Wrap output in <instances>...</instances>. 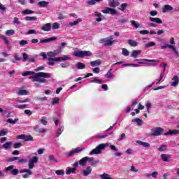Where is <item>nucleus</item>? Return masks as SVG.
I'll use <instances>...</instances> for the list:
<instances>
[{
	"label": "nucleus",
	"instance_id": "obj_35",
	"mask_svg": "<svg viewBox=\"0 0 179 179\" xmlns=\"http://www.w3.org/2000/svg\"><path fill=\"white\" fill-rule=\"evenodd\" d=\"M91 83H98L99 85H101V83H103V80H99L98 78H94L91 80Z\"/></svg>",
	"mask_w": 179,
	"mask_h": 179
},
{
	"label": "nucleus",
	"instance_id": "obj_58",
	"mask_svg": "<svg viewBox=\"0 0 179 179\" xmlns=\"http://www.w3.org/2000/svg\"><path fill=\"white\" fill-rule=\"evenodd\" d=\"M10 174H12V176H17V174H19V169H13L10 171Z\"/></svg>",
	"mask_w": 179,
	"mask_h": 179
},
{
	"label": "nucleus",
	"instance_id": "obj_26",
	"mask_svg": "<svg viewBox=\"0 0 179 179\" xmlns=\"http://www.w3.org/2000/svg\"><path fill=\"white\" fill-rule=\"evenodd\" d=\"M127 43L129 45H131V47H136L138 45V42L132 39H129Z\"/></svg>",
	"mask_w": 179,
	"mask_h": 179
},
{
	"label": "nucleus",
	"instance_id": "obj_43",
	"mask_svg": "<svg viewBox=\"0 0 179 179\" xmlns=\"http://www.w3.org/2000/svg\"><path fill=\"white\" fill-rule=\"evenodd\" d=\"M55 173L57 176H64L65 175V171H64V169L57 170V171H55Z\"/></svg>",
	"mask_w": 179,
	"mask_h": 179
},
{
	"label": "nucleus",
	"instance_id": "obj_2",
	"mask_svg": "<svg viewBox=\"0 0 179 179\" xmlns=\"http://www.w3.org/2000/svg\"><path fill=\"white\" fill-rule=\"evenodd\" d=\"M170 44L169 43H164L162 46H161L162 50H166L167 48H169V50H172L173 52L176 55V57H179V52L178 50L174 46V44H176V41H174V38H171L169 41Z\"/></svg>",
	"mask_w": 179,
	"mask_h": 179
},
{
	"label": "nucleus",
	"instance_id": "obj_56",
	"mask_svg": "<svg viewBox=\"0 0 179 179\" xmlns=\"http://www.w3.org/2000/svg\"><path fill=\"white\" fill-rule=\"evenodd\" d=\"M59 98L55 97L52 99V104L54 106L55 104H59Z\"/></svg>",
	"mask_w": 179,
	"mask_h": 179
},
{
	"label": "nucleus",
	"instance_id": "obj_31",
	"mask_svg": "<svg viewBox=\"0 0 179 179\" xmlns=\"http://www.w3.org/2000/svg\"><path fill=\"white\" fill-rule=\"evenodd\" d=\"M24 19L27 22H36V20H37V17L27 16Z\"/></svg>",
	"mask_w": 179,
	"mask_h": 179
},
{
	"label": "nucleus",
	"instance_id": "obj_7",
	"mask_svg": "<svg viewBox=\"0 0 179 179\" xmlns=\"http://www.w3.org/2000/svg\"><path fill=\"white\" fill-rule=\"evenodd\" d=\"M83 149L80 148H77L75 149H73L69 152H65L64 155L67 157H72V156L76 153H80V152H83Z\"/></svg>",
	"mask_w": 179,
	"mask_h": 179
},
{
	"label": "nucleus",
	"instance_id": "obj_60",
	"mask_svg": "<svg viewBox=\"0 0 179 179\" xmlns=\"http://www.w3.org/2000/svg\"><path fill=\"white\" fill-rule=\"evenodd\" d=\"M29 161L32 163H38V157H33Z\"/></svg>",
	"mask_w": 179,
	"mask_h": 179
},
{
	"label": "nucleus",
	"instance_id": "obj_6",
	"mask_svg": "<svg viewBox=\"0 0 179 179\" xmlns=\"http://www.w3.org/2000/svg\"><path fill=\"white\" fill-rule=\"evenodd\" d=\"M17 162V163L19 164H24V163H27V159H20L19 157H13L11 158H9L8 159H7V162H8V163H10L12 162Z\"/></svg>",
	"mask_w": 179,
	"mask_h": 179
},
{
	"label": "nucleus",
	"instance_id": "obj_62",
	"mask_svg": "<svg viewBox=\"0 0 179 179\" xmlns=\"http://www.w3.org/2000/svg\"><path fill=\"white\" fill-rule=\"evenodd\" d=\"M125 138H127V135L123 133L120 136V138L117 139V141L118 142H121V141H123V139H125Z\"/></svg>",
	"mask_w": 179,
	"mask_h": 179
},
{
	"label": "nucleus",
	"instance_id": "obj_4",
	"mask_svg": "<svg viewBox=\"0 0 179 179\" xmlns=\"http://www.w3.org/2000/svg\"><path fill=\"white\" fill-rule=\"evenodd\" d=\"M92 53L89 50H81L74 52V57L78 58H83L84 57H92Z\"/></svg>",
	"mask_w": 179,
	"mask_h": 179
},
{
	"label": "nucleus",
	"instance_id": "obj_36",
	"mask_svg": "<svg viewBox=\"0 0 179 179\" xmlns=\"http://www.w3.org/2000/svg\"><path fill=\"white\" fill-rule=\"evenodd\" d=\"M26 173L22 175V178H29L30 176L33 175V172L29 169V172H25Z\"/></svg>",
	"mask_w": 179,
	"mask_h": 179
},
{
	"label": "nucleus",
	"instance_id": "obj_12",
	"mask_svg": "<svg viewBox=\"0 0 179 179\" xmlns=\"http://www.w3.org/2000/svg\"><path fill=\"white\" fill-rule=\"evenodd\" d=\"M108 5L110 8H117V6H119L120 2H118V0H110Z\"/></svg>",
	"mask_w": 179,
	"mask_h": 179
},
{
	"label": "nucleus",
	"instance_id": "obj_54",
	"mask_svg": "<svg viewBox=\"0 0 179 179\" xmlns=\"http://www.w3.org/2000/svg\"><path fill=\"white\" fill-rule=\"evenodd\" d=\"M29 59V55H27L26 52L22 53V61L23 62H26Z\"/></svg>",
	"mask_w": 179,
	"mask_h": 179
},
{
	"label": "nucleus",
	"instance_id": "obj_44",
	"mask_svg": "<svg viewBox=\"0 0 179 179\" xmlns=\"http://www.w3.org/2000/svg\"><path fill=\"white\" fill-rule=\"evenodd\" d=\"M122 54L124 57H128V55H129V50L126 48H122Z\"/></svg>",
	"mask_w": 179,
	"mask_h": 179
},
{
	"label": "nucleus",
	"instance_id": "obj_21",
	"mask_svg": "<svg viewBox=\"0 0 179 179\" xmlns=\"http://www.w3.org/2000/svg\"><path fill=\"white\" fill-rule=\"evenodd\" d=\"M142 52V50H134L131 52V58H138V56L139 55V54H141Z\"/></svg>",
	"mask_w": 179,
	"mask_h": 179
},
{
	"label": "nucleus",
	"instance_id": "obj_39",
	"mask_svg": "<svg viewBox=\"0 0 179 179\" xmlns=\"http://www.w3.org/2000/svg\"><path fill=\"white\" fill-rule=\"evenodd\" d=\"M157 150H159V152H164L167 150V145H162Z\"/></svg>",
	"mask_w": 179,
	"mask_h": 179
},
{
	"label": "nucleus",
	"instance_id": "obj_16",
	"mask_svg": "<svg viewBox=\"0 0 179 179\" xmlns=\"http://www.w3.org/2000/svg\"><path fill=\"white\" fill-rule=\"evenodd\" d=\"M82 22V19L78 18L76 21H73L71 22H69V24H66L67 27H72V26H76Z\"/></svg>",
	"mask_w": 179,
	"mask_h": 179
},
{
	"label": "nucleus",
	"instance_id": "obj_28",
	"mask_svg": "<svg viewBox=\"0 0 179 179\" xmlns=\"http://www.w3.org/2000/svg\"><path fill=\"white\" fill-rule=\"evenodd\" d=\"M150 22H155V23H157L158 24H162L163 23V21L160 20V18H155V17H150Z\"/></svg>",
	"mask_w": 179,
	"mask_h": 179
},
{
	"label": "nucleus",
	"instance_id": "obj_42",
	"mask_svg": "<svg viewBox=\"0 0 179 179\" xmlns=\"http://www.w3.org/2000/svg\"><path fill=\"white\" fill-rule=\"evenodd\" d=\"M113 71V69H110L108 73H106V75L105 76L106 78H114V75H113V73H111V71Z\"/></svg>",
	"mask_w": 179,
	"mask_h": 179
},
{
	"label": "nucleus",
	"instance_id": "obj_17",
	"mask_svg": "<svg viewBox=\"0 0 179 179\" xmlns=\"http://www.w3.org/2000/svg\"><path fill=\"white\" fill-rule=\"evenodd\" d=\"M164 135L167 136L169 135H179V130H169L168 132L164 133Z\"/></svg>",
	"mask_w": 179,
	"mask_h": 179
},
{
	"label": "nucleus",
	"instance_id": "obj_64",
	"mask_svg": "<svg viewBox=\"0 0 179 179\" xmlns=\"http://www.w3.org/2000/svg\"><path fill=\"white\" fill-rule=\"evenodd\" d=\"M27 44H29V42L26 40H21L20 41V45H26Z\"/></svg>",
	"mask_w": 179,
	"mask_h": 179
},
{
	"label": "nucleus",
	"instance_id": "obj_45",
	"mask_svg": "<svg viewBox=\"0 0 179 179\" xmlns=\"http://www.w3.org/2000/svg\"><path fill=\"white\" fill-rule=\"evenodd\" d=\"M102 179H112L111 176L106 173L100 176Z\"/></svg>",
	"mask_w": 179,
	"mask_h": 179
},
{
	"label": "nucleus",
	"instance_id": "obj_41",
	"mask_svg": "<svg viewBox=\"0 0 179 179\" xmlns=\"http://www.w3.org/2000/svg\"><path fill=\"white\" fill-rule=\"evenodd\" d=\"M48 61H51V62H58L59 61H61V57H55V58H52V57H48Z\"/></svg>",
	"mask_w": 179,
	"mask_h": 179
},
{
	"label": "nucleus",
	"instance_id": "obj_47",
	"mask_svg": "<svg viewBox=\"0 0 179 179\" xmlns=\"http://www.w3.org/2000/svg\"><path fill=\"white\" fill-rule=\"evenodd\" d=\"M127 6H128V3H124L120 5V7L119 8L120 10H125L127 9Z\"/></svg>",
	"mask_w": 179,
	"mask_h": 179
},
{
	"label": "nucleus",
	"instance_id": "obj_32",
	"mask_svg": "<svg viewBox=\"0 0 179 179\" xmlns=\"http://www.w3.org/2000/svg\"><path fill=\"white\" fill-rule=\"evenodd\" d=\"M19 122L18 118H15V120L9 118L6 120V122H8V124H16V122Z\"/></svg>",
	"mask_w": 179,
	"mask_h": 179
},
{
	"label": "nucleus",
	"instance_id": "obj_52",
	"mask_svg": "<svg viewBox=\"0 0 179 179\" xmlns=\"http://www.w3.org/2000/svg\"><path fill=\"white\" fill-rule=\"evenodd\" d=\"M41 122V124H43V125H47V124H48V122L47 121V117L45 116L42 117Z\"/></svg>",
	"mask_w": 179,
	"mask_h": 179
},
{
	"label": "nucleus",
	"instance_id": "obj_11",
	"mask_svg": "<svg viewBox=\"0 0 179 179\" xmlns=\"http://www.w3.org/2000/svg\"><path fill=\"white\" fill-rule=\"evenodd\" d=\"M55 40H57V36H53L51 38H48L47 39H41L40 43L41 44H44V43H50L51 41H55Z\"/></svg>",
	"mask_w": 179,
	"mask_h": 179
},
{
	"label": "nucleus",
	"instance_id": "obj_46",
	"mask_svg": "<svg viewBox=\"0 0 179 179\" xmlns=\"http://www.w3.org/2000/svg\"><path fill=\"white\" fill-rule=\"evenodd\" d=\"M62 132H64V126H62L60 128H59V129L56 134L57 138H58V136H59V135H61V134H62Z\"/></svg>",
	"mask_w": 179,
	"mask_h": 179
},
{
	"label": "nucleus",
	"instance_id": "obj_25",
	"mask_svg": "<svg viewBox=\"0 0 179 179\" xmlns=\"http://www.w3.org/2000/svg\"><path fill=\"white\" fill-rule=\"evenodd\" d=\"M13 143H12L11 141L6 142L4 144H3L2 148L6 150L10 149V146H12Z\"/></svg>",
	"mask_w": 179,
	"mask_h": 179
},
{
	"label": "nucleus",
	"instance_id": "obj_8",
	"mask_svg": "<svg viewBox=\"0 0 179 179\" xmlns=\"http://www.w3.org/2000/svg\"><path fill=\"white\" fill-rule=\"evenodd\" d=\"M114 41H115L110 40V38H104L100 39L99 43L100 44L103 43L106 47H110L113 45V44L114 43Z\"/></svg>",
	"mask_w": 179,
	"mask_h": 179
},
{
	"label": "nucleus",
	"instance_id": "obj_37",
	"mask_svg": "<svg viewBox=\"0 0 179 179\" xmlns=\"http://www.w3.org/2000/svg\"><path fill=\"white\" fill-rule=\"evenodd\" d=\"M75 171H76V168H70L66 170V174H67V176H69V174H71V173H75Z\"/></svg>",
	"mask_w": 179,
	"mask_h": 179
},
{
	"label": "nucleus",
	"instance_id": "obj_14",
	"mask_svg": "<svg viewBox=\"0 0 179 179\" xmlns=\"http://www.w3.org/2000/svg\"><path fill=\"white\" fill-rule=\"evenodd\" d=\"M101 59H96L92 62H90V65H91V66H92L93 68H94V66H99V65H101Z\"/></svg>",
	"mask_w": 179,
	"mask_h": 179
},
{
	"label": "nucleus",
	"instance_id": "obj_49",
	"mask_svg": "<svg viewBox=\"0 0 179 179\" xmlns=\"http://www.w3.org/2000/svg\"><path fill=\"white\" fill-rule=\"evenodd\" d=\"M155 45H156L155 42H149L145 45V47H146V48H150V47H155Z\"/></svg>",
	"mask_w": 179,
	"mask_h": 179
},
{
	"label": "nucleus",
	"instance_id": "obj_20",
	"mask_svg": "<svg viewBox=\"0 0 179 179\" xmlns=\"http://www.w3.org/2000/svg\"><path fill=\"white\" fill-rule=\"evenodd\" d=\"M136 143H138V145H140L141 146H143V148H150V144L147 142H143L138 140L136 141Z\"/></svg>",
	"mask_w": 179,
	"mask_h": 179
},
{
	"label": "nucleus",
	"instance_id": "obj_23",
	"mask_svg": "<svg viewBox=\"0 0 179 179\" xmlns=\"http://www.w3.org/2000/svg\"><path fill=\"white\" fill-rule=\"evenodd\" d=\"M75 66L76 67V69H85L86 68V65L82 62H78Z\"/></svg>",
	"mask_w": 179,
	"mask_h": 179
},
{
	"label": "nucleus",
	"instance_id": "obj_30",
	"mask_svg": "<svg viewBox=\"0 0 179 179\" xmlns=\"http://www.w3.org/2000/svg\"><path fill=\"white\" fill-rule=\"evenodd\" d=\"M33 13H34V11H33L32 10H29V9H25L22 11V14L24 15H31Z\"/></svg>",
	"mask_w": 179,
	"mask_h": 179
},
{
	"label": "nucleus",
	"instance_id": "obj_29",
	"mask_svg": "<svg viewBox=\"0 0 179 179\" xmlns=\"http://www.w3.org/2000/svg\"><path fill=\"white\" fill-rule=\"evenodd\" d=\"M173 7L170 5H165L164 6V10H163V12L164 13H166V12H170L171 10H173Z\"/></svg>",
	"mask_w": 179,
	"mask_h": 179
},
{
	"label": "nucleus",
	"instance_id": "obj_51",
	"mask_svg": "<svg viewBox=\"0 0 179 179\" xmlns=\"http://www.w3.org/2000/svg\"><path fill=\"white\" fill-rule=\"evenodd\" d=\"M69 59H71V57L69 55H63L60 57V61H68Z\"/></svg>",
	"mask_w": 179,
	"mask_h": 179
},
{
	"label": "nucleus",
	"instance_id": "obj_10",
	"mask_svg": "<svg viewBox=\"0 0 179 179\" xmlns=\"http://www.w3.org/2000/svg\"><path fill=\"white\" fill-rule=\"evenodd\" d=\"M161 159L162 162H166L168 163H171V162H173V159H171V155H169L166 154H162Z\"/></svg>",
	"mask_w": 179,
	"mask_h": 179
},
{
	"label": "nucleus",
	"instance_id": "obj_48",
	"mask_svg": "<svg viewBox=\"0 0 179 179\" xmlns=\"http://www.w3.org/2000/svg\"><path fill=\"white\" fill-rule=\"evenodd\" d=\"M13 23L17 24V26L22 24V22L19 20V18L15 17Z\"/></svg>",
	"mask_w": 179,
	"mask_h": 179
},
{
	"label": "nucleus",
	"instance_id": "obj_53",
	"mask_svg": "<svg viewBox=\"0 0 179 179\" xmlns=\"http://www.w3.org/2000/svg\"><path fill=\"white\" fill-rule=\"evenodd\" d=\"M131 23L132 26L136 27V29H138V27H141V24L137 23L135 20H131Z\"/></svg>",
	"mask_w": 179,
	"mask_h": 179
},
{
	"label": "nucleus",
	"instance_id": "obj_1",
	"mask_svg": "<svg viewBox=\"0 0 179 179\" xmlns=\"http://www.w3.org/2000/svg\"><path fill=\"white\" fill-rule=\"evenodd\" d=\"M29 75H34L30 76L29 79L32 82H38L39 83H47L48 81L46 79H49V78L52 76L51 73L45 72L34 73V71H25L22 74V76H29Z\"/></svg>",
	"mask_w": 179,
	"mask_h": 179
},
{
	"label": "nucleus",
	"instance_id": "obj_3",
	"mask_svg": "<svg viewBox=\"0 0 179 179\" xmlns=\"http://www.w3.org/2000/svg\"><path fill=\"white\" fill-rule=\"evenodd\" d=\"M108 146H110V143H108L99 144L90 152V156H93V155H101V152L104 150L106 148H108Z\"/></svg>",
	"mask_w": 179,
	"mask_h": 179
},
{
	"label": "nucleus",
	"instance_id": "obj_13",
	"mask_svg": "<svg viewBox=\"0 0 179 179\" xmlns=\"http://www.w3.org/2000/svg\"><path fill=\"white\" fill-rule=\"evenodd\" d=\"M52 26V25L51 24V23L45 24L41 27V30H43V31H50L51 30Z\"/></svg>",
	"mask_w": 179,
	"mask_h": 179
},
{
	"label": "nucleus",
	"instance_id": "obj_18",
	"mask_svg": "<svg viewBox=\"0 0 179 179\" xmlns=\"http://www.w3.org/2000/svg\"><path fill=\"white\" fill-rule=\"evenodd\" d=\"M172 80H173L171 83V86H173L174 87H177L179 83V78L178 76H174L172 78Z\"/></svg>",
	"mask_w": 179,
	"mask_h": 179
},
{
	"label": "nucleus",
	"instance_id": "obj_63",
	"mask_svg": "<svg viewBox=\"0 0 179 179\" xmlns=\"http://www.w3.org/2000/svg\"><path fill=\"white\" fill-rule=\"evenodd\" d=\"M5 135H8V131H5L4 129L0 130V136H5Z\"/></svg>",
	"mask_w": 179,
	"mask_h": 179
},
{
	"label": "nucleus",
	"instance_id": "obj_40",
	"mask_svg": "<svg viewBox=\"0 0 179 179\" xmlns=\"http://www.w3.org/2000/svg\"><path fill=\"white\" fill-rule=\"evenodd\" d=\"M60 24L58 22H54L52 26V30H57V29H59Z\"/></svg>",
	"mask_w": 179,
	"mask_h": 179
},
{
	"label": "nucleus",
	"instance_id": "obj_27",
	"mask_svg": "<svg viewBox=\"0 0 179 179\" xmlns=\"http://www.w3.org/2000/svg\"><path fill=\"white\" fill-rule=\"evenodd\" d=\"M87 162V157H85L79 161V164L80 166H86Z\"/></svg>",
	"mask_w": 179,
	"mask_h": 179
},
{
	"label": "nucleus",
	"instance_id": "obj_5",
	"mask_svg": "<svg viewBox=\"0 0 179 179\" xmlns=\"http://www.w3.org/2000/svg\"><path fill=\"white\" fill-rule=\"evenodd\" d=\"M152 133L149 134V136H160L164 132V129L162 127H157L155 129H151Z\"/></svg>",
	"mask_w": 179,
	"mask_h": 179
},
{
	"label": "nucleus",
	"instance_id": "obj_33",
	"mask_svg": "<svg viewBox=\"0 0 179 179\" xmlns=\"http://www.w3.org/2000/svg\"><path fill=\"white\" fill-rule=\"evenodd\" d=\"M133 122H136L137 125L138 127H141V125H142V124H143V122L142 121V120L139 119V118H136V119H134L132 120Z\"/></svg>",
	"mask_w": 179,
	"mask_h": 179
},
{
	"label": "nucleus",
	"instance_id": "obj_15",
	"mask_svg": "<svg viewBox=\"0 0 179 179\" xmlns=\"http://www.w3.org/2000/svg\"><path fill=\"white\" fill-rule=\"evenodd\" d=\"M34 131L35 132H38L39 134H45V129L40 128V126L36 125L34 127Z\"/></svg>",
	"mask_w": 179,
	"mask_h": 179
},
{
	"label": "nucleus",
	"instance_id": "obj_38",
	"mask_svg": "<svg viewBox=\"0 0 179 179\" xmlns=\"http://www.w3.org/2000/svg\"><path fill=\"white\" fill-rule=\"evenodd\" d=\"M18 96H27V90H21L17 92Z\"/></svg>",
	"mask_w": 179,
	"mask_h": 179
},
{
	"label": "nucleus",
	"instance_id": "obj_55",
	"mask_svg": "<svg viewBox=\"0 0 179 179\" xmlns=\"http://www.w3.org/2000/svg\"><path fill=\"white\" fill-rule=\"evenodd\" d=\"M30 141H33V136H31V135H26L25 134L24 141L29 142Z\"/></svg>",
	"mask_w": 179,
	"mask_h": 179
},
{
	"label": "nucleus",
	"instance_id": "obj_22",
	"mask_svg": "<svg viewBox=\"0 0 179 179\" xmlns=\"http://www.w3.org/2000/svg\"><path fill=\"white\" fill-rule=\"evenodd\" d=\"M38 6H41V8H47L48 5H50V2L45 1H41L38 2Z\"/></svg>",
	"mask_w": 179,
	"mask_h": 179
},
{
	"label": "nucleus",
	"instance_id": "obj_50",
	"mask_svg": "<svg viewBox=\"0 0 179 179\" xmlns=\"http://www.w3.org/2000/svg\"><path fill=\"white\" fill-rule=\"evenodd\" d=\"M145 107L147 108L148 114H150V108H152V103H150V102H147Z\"/></svg>",
	"mask_w": 179,
	"mask_h": 179
},
{
	"label": "nucleus",
	"instance_id": "obj_61",
	"mask_svg": "<svg viewBox=\"0 0 179 179\" xmlns=\"http://www.w3.org/2000/svg\"><path fill=\"white\" fill-rule=\"evenodd\" d=\"M15 107H16V108H20V110H23L24 108H27V105H26V104L16 105Z\"/></svg>",
	"mask_w": 179,
	"mask_h": 179
},
{
	"label": "nucleus",
	"instance_id": "obj_57",
	"mask_svg": "<svg viewBox=\"0 0 179 179\" xmlns=\"http://www.w3.org/2000/svg\"><path fill=\"white\" fill-rule=\"evenodd\" d=\"M13 34H15V30L13 29L7 30L6 31V36H13Z\"/></svg>",
	"mask_w": 179,
	"mask_h": 179
},
{
	"label": "nucleus",
	"instance_id": "obj_59",
	"mask_svg": "<svg viewBox=\"0 0 179 179\" xmlns=\"http://www.w3.org/2000/svg\"><path fill=\"white\" fill-rule=\"evenodd\" d=\"M22 143H15L13 144L14 149H19L20 148H22Z\"/></svg>",
	"mask_w": 179,
	"mask_h": 179
},
{
	"label": "nucleus",
	"instance_id": "obj_24",
	"mask_svg": "<svg viewBox=\"0 0 179 179\" xmlns=\"http://www.w3.org/2000/svg\"><path fill=\"white\" fill-rule=\"evenodd\" d=\"M48 159L50 162H53V163H58V159H57L54 155H49Z\"/></svg>",
	"mask_w": 179,
	"mask_h": 179
},
{
	"label": "nucleus",
	"instance_id": "obj_9",
	"mask_svg": "<svg viewBox=\"0 0 179 179\" xmlns=\"http://www.w3.org/2000/svg\"><path fill=\"white\" fill-rule=\"evenodd\" d=\"M62 52V50L57 49L55 50H53L52 52H48L47 55L48 57H50V58H54V57H57L59 54H61Z\"/></svg>",
	"mask_w": 179,
	"mask_h": 179
},
{
	"label": "nucleus",
	"instance_id": "obj_19",
	"mask_svg": "<svg viewBox=\"0 0 179 179\" xmlns=\"http://www.w3.org/2000/svg\"><path fill=\"white\" fill-rule=\"evenodd\" d=\"M92 173V167L91 166H87L85 170L83 171V175L84 177H87L89 174Z\"/></svg>",
	"mask_w": 179,
	"mask_h": 179
},
{
	"label": "nucleus",
	"instance_id": "obj_34",
	"mask_svg": "<svg viewBox=\"0 0 179 179\" xmlns=\"http://www.w3.org/2000/svg\"><path fill=\"white\" fill-rule=\"evenodd\" d=\"M103 0H88L87 1V5H91L93 6L94 5L96 2H101Z\"/></svg>",
	"mask_w": 179,
	"mask_h": 179
}]
</instances>
